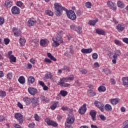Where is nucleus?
<instances>
[{
    "instance_id": "59",
    "label": "nucleus",
    "mask_w": 128,
    "mask_h": 128,
    "mask_svg": "<svg viewBox=\"0 0 128 128\" xmlns=\"http://www.w3.org/2000/svg\"><path fill=\"white\" fill-rule=\"evenodd\" d=\"M22 4H24L23 3H22L20 1L16 2V6H22Z\"/></svg>"
},
{
    "instance_id": "29",
    "label": "nucleus",
    "mask_w": 128,
    "mask_h": 128,
    "mask_svg": "<svg viewBox=\"0 0 128 128\" xmlns=\"http://www.w3.org/2000/svg\"><path fill=\"white\" fill-rule=\"evenodd\" d=\"M116 52H118V54H114L113 55V58H114V60H118V56L120 54V51L117 50Z\"/></svg>"
},
{
    "instance_id": "40",
    "label": "nucleus",
    "mask_w": 128,
    "mask_h": 128,
    "mask_svg": "<svg viewBox=\"0 0 128 128\" xmlns=\"http://www.w3.org/2000/svg\"><path fill=\"white\" fill-rule=\"evenodd\" d=\"M96 24V20H90L89 21V24L90 26H94Z\"/></svg>"
},
{
    "instance_id": "23",
    "label": "nucleus",
    "mask_w": 128,
    "mask_h": 128,
    "mask_svg": "<svg viewBox=\"0 0 128 128\" xmlns=\"http://www.w3.org/2000/svg\"><path fill=\"white\" fill-rule=\"evenodd\" d=\"M104 108L107 112H112V106L109 104H106Z\"/></svg>"
},
{
    "instance_id": "8",
    "label": "nucleus",
    "mask_w": 128,
    "mask_h": 128,
    "mask_svg": "<svg viewBox=\"0 0 128 128\" xmlns=\"http://www.w3.org/2000/svg\"><path fill=\"white\" fill-rule=\"evenodd\" d=\"M86 112V104H84L80 108L78 112L80 114H84Z\"/></svg>"
},
{
    "instance_id": "39",
    "label": "nucleus",
    "mask_w": 128,
    "mask_h": 128,
    "mask_svg": "<svg viewBox=\"0 0 128 128\" xmlns=\"http://www.w3.org/2000/svg\"><path fill=\"white\" fill-rule=\"evenodd\" d=\"M6 96V92L5 91L1 90L0 91V96L1 98H4Z\"/></svg>"
},
{
    "instance_id": "7",
    "label": "nucleus",
    "mask_w": 128,
    "mask_h": 128,
    "mask_svg": "<svg viewBox=\"0 0 128 128\" xmlns=\"http://www.w3.org/2000/svg\"><path fill=\"white\" fill-rule=\"evenodd\" d=\"M107 4L108 8H111V10H116V6L114 2H112L111 1H108L107 2Z\"/></svg>"
},
{
    "instance_id": "57",
    "label": "nucleus",
    "mask_w": 128,
    "mask_h": 128,
    "mask_svg": "<svg viewBox=\"0 0 128 128\" xmlns=\"http://www.w3.org/2000/svg\"><path fill=\"white\" fill-rule=\"evenodd\" d=\"M62 34H64V32H62V31H60L57 34L56 36H62Z\"/></svg>"
},
{
    "instance_id": "4",
    "label": "nucleus",
    "mask_w": 128,
    "mask_h": 128,
    "mask_svg": "<svg viewBox=\"0 0 128 128\" xmlns=\"http://www.w3.org/2000/svg\"><path fill=\"white\" fill-rule=\"evenodd\" d=\"M94 104L96 108H99V110H100L102 112L104 111V105L102 104V103H101L98 101H95Z\"/></svg>"
},
{
    "instance_id": "31",
    "label": "nucleus",
    "mask_w": 128,
    "mask_h": 128,
    "mask_svg": "<svg viewBox=\"0 0 128 128\" xmlns=\"http://www.w3.org/2000/svg\"><path fill=\"white\" fill-rule=\"evenodd\" d=\"M122 82L124 84V86H128V81L126 80V78H122Z\"/></svg>"
},
{
    "instance_id": "3",
    "label": "nucleus",
    "mask_w": 128,
    "mask_h": 128,
    "mask_svg": "<svg viewBox=\"0 0 128 128\" xmlns=\"http://www.w3.org/2000/svg\"><path fill=\"white\" fill-rule=\"evenodd\" d=\"M14 118L18 120L20 124H22L24 122V116L20 113H16Z\"/></svg>"
},
{
    "instance_id": "55",
    "label": "nucleus",
    "mask_w": 128,
    "mask_h": 128,
    "mask_svg": "<svg viewBox=\"0 0 128 128\" xmlns=\"http://www.w3.org/2000/svg\"><path fill=\"white\" fill-rule=\"evenodd\" d=\"M34 118H35V120H36V122H38V120H40V116H38V114H35Z\"/></svg>"
},
{
    "instance_id": "32",
    "label": "nucleus",
    "mask_w": 128,
    "mask_h": 128,
    "mask_svg": "<svg viewBox=\"0 0 128 128\" xmlns=\"http://www.w3.org/2000/svg\"><path fill=\"white\" fill-rule=\"evenodd\" d=\"M60 94L62 96H66L68 95V92L64 90H62L60 91Z\"/></svg>"
},
{
    "instance_id": "11",
    "label": "nucleus",
    "mask_w": 128,
    "mask_h": 128,
    "mask_svg": "<svg viewBox=\"0 0 128 128\" xmlns=\"http://www.w3.org/2000/svg\"><path fill=\"white\" fill-rule=\"evenodd\" d=\"M28 92L32 96H34L38 92V90L34 88H28Z\"/></svg>"
},
{
    "instance_id": "50",
    "label": "nucleus",
    "mask_w": 128,
    "mask_h": 128,
    "mask_svg": "<svg viewBox=\"0 0 128 128\" xmlns=\"http://www.w3.org/2000/svg\"><path fill=\"white\" fill-rule=\"evenodd\" d=\"M4 18L2 17H0V26H2V24H4Z\"/></svg>"
},
{
    "instance_id": "44",
    "label": "nucleus",
    "mask_w": 128,
    "mask_h": 128,
    "mask_svg": "<svg viewBox=\"0 0 128 128\" xmlns=\"http://www.w3.org/2000/svg\"><path fill=\"white\" fill-rule=\"evenodd\" d=\"M7 78L8 80H12V73L9 72L7 74Z\"/></svg>"
},
{
    "instance_id": "42",
    "label": "nucleus",
    "mask_w": 128,
    "mask_h": 128,
    "mask_svg": "<svg viewBox=\"0 0 128 128\" xmlns=\"http://www.w3.org/2000/svg\"><path fill=\"white\" fill-rule=\"evenodd\" d=\"M62 70H66V72H70V68L66 66H64L62 68Z\"/></svg>"
},
{
    "instance_id": "61",
    "label": "nucleus",
    "mask_w": 128,
    "mask_h": 128,
    "mask_svg": "<svg viewBox=\"0 0 128 128\" xmlns=\"http://www.w3.org/2000/svg\"><path fill=\"white\" fill-rule=\"evenodd\" d=\"M87 54H90L92 52V48H87L86 49Z\"/></svg>"
},
{
    "instance_id": "13",
    "label": "nucleus",
    "mask_w": 128,
    "mask_h": 128,
    "mask_svg": "<svg viewBox=\"0 0 128 128\" xmlns=\"http://www.w3.org/2000/svg\"><path fill=\"white\" fill-rule=\"evenodd\" d=\"M36 24V21L32 18H30L28 20V26H33L34 24Z\"/></svg>"
},
{
    "instance_id": "38",
    "label": "nucleus",
    "mask_w": 128,
    "mask_h": 128,
    "mask_svg": "<svg viewBox=\"0 0 128 128\" xmlns=\"http://www.w3.org/2000/svg\"><path fill=\"white\" fill-rule=\"evenodd\" d=\"M46 14L50 16H54V12H52L50 10H47L46 11Z\"/></svg>"
},
{
    "instance_id": "20",
    "label": "nucleus",
    "mask_w": 128,
    "mask_h": 128,
    "mask_svg": "<svg viewBox=\"0 0 128 128\" xmlns=\"http://www.w3.org/2000/svg\"><path fill=\"white\" fill-rule=\"evenodd\" d=\"M4 4L6 8H11L12 6V2H10V0H7L5 2Z\"/></svg>"
},
{
    "instance_id": "25",
    "label": "nucleus",
    "mask_w": 128,
    "mask_h": 128,
    "mask_svg": "<svg viewBox=\"0 0 128 128\" xmlns=\"http://www.w3.org/2000/svg\"><path fill=\"white\" fill-rule=\"evenodd\" d=\"M56 42H60V44H64V40H62V37L60 36H56Z\"/></svg>"
},
{
    "instance_id": "26",
    "label": "nucleus",
    "mask_w": 128,
    "mask_h": 128,
    "mask_svg": "<svg viewBox=\"0 0 128 128\" xmlns=\"http://www.w3.org/2000/svg\"><path fill=\"white\" fill-rule=\"evenodd\" d=\"M62 12V10H55V14L56 16H60Z\"/></svg>"
},
{
    "instance_id": "24",
    "label": "nucleus",
    "mask_w": 128,
    "mask_h": 128,
    "mask_svg": "<svg viewBox=\"0 0 128 128\" xmlns=\"http://www.w3.org/2000/svg\"><path fill=\"white\" fill-rule=\"evenodd\" d=\"M47 56L48 58H50L52 60H54V62H56V58L52 55V54L48 52L47 54Z\"/></svg>"
},
{
    "instance_id": "56",
    "label": "nucleus",
    "mask_w": 128,
    "mask_h": 128,
    "mask_svg": "<svg viewBox=\"0 0 128 128\" xmlns=\"http://www.w3.org/2000/svg\"><path fill=\"white\" fill-rule=\"evenodd\" d=\"M44 62H48V64H52V61L48 58H45L44 60Z\"/></svg>"
},
{
    "instance_id": "51",
    "label": "nucleus",
    "mask_w": 128,
    "mask_h": 128,
    "mask_svg": "<svg viewBox=\"0 0 128 128\" xmlns=\"http://www.w3.org/2000/svg\"><path fill=\"white\" fill-rule=\"evenodd\" d=\"M98 54L96 53H94L92 55V58L93 60H96L98 58Z\"/></svg>"
},
{
    "instance_id": "6",
    "label": "nucleus",
    "mask_w": 128,
    "mask_h": 128,
    "mask_svg": "<svg viewBox=\"0 0 128 128\" xmlns=\"http://www.w3.org/2000/svg\"><path fill=\"white\" fill-rule=\"evenodd\" d=\"M31 102L32 104V106L33 108H36V106H38V102H39L38 98L36 97L33 98L31 100Z\"/></svg>"
},
{
    "instance_id": "58",
    "label": "nucleus",
    "mask_w": 128,
    "mask_h": 128,
    "mask_svg": "<svg viewBox=\"0 0 128 128\" xmlns=\"http://www.w3.org/2000/svg\"><path fill=\"white\" fill-rule=\"evenodd\" d=\"M82 12L80 10H77L76 14L77 16H82Z\"/></svg>"
},
{
    "instance_id": "60",
    "label": "nucleus",
    "mask_w": 128,
    "mask_h": 128,
    "mask_svg": "<svg viewBox=\"0 0 128 128\" xmlns=\"http://www.w3.org/2000/svg\"><path fill=\"white\" fill-rule=\"evenodd\" d=\"M70 28L71 30H75L76 28V26L74 24H72L70 26Z\"/></svg>"
},
{
    "instance_id": "37",
    "label": "nucleus",
    "mask_w": 128,
    "mask_h": 128,
    "mask_svg": "<svg viewBox=\"0 0 128 128\" xmlns=\"http://www.w3.org/2000/svg\"><path fill=\"white\" fill-rule=\"evenodd\" d=\"M106 88L104 86H100L98 88V90L100 92H106Z\"/></svg>"
},
{
    "instance_id": "21",
    "label": "nucleus",
    "mask_w": 128,
    "mask_h": 128,
    "mask_svg": "<svg viewBox=\"0 0 128 128\" xmlns=\"http://www.w3.org/2000/svg\"><path fill=\"white\" fill-rule=\"evenodd\" d=\"M18 81L22 84H24L26 82V80L24 76H20L18 79Z\"/></svg>"
},
{
    "instance_id": "47",
    "label": "nucleus",
    "mask_w": 128,
    "mask_h": 128,
    "mask_svg": "<svg viewBox=\"0 0 128 128\" xmlns=\"http://www.w3.org/2000/svg\"><path fill=\"white\" fill-rule=\"evenodd\" d=\"M86 6L88 8H92V3L90 2H86Z\"/></svg>"
},
{
    "instance_id": "15",
    "label": "nucleus",
    "mask_w": 128,
    "mask_h": 128,
    "mask_svg": "<svg viewBox=\"0 0 128 128\" xmlns=\"http://www.w3.org/2000/svg\"><path fill=\"white\" fill-rule=\"evenodd\" d=\"M23 101L25 102L26 106L30 104L32 102V99L28 97H25L23 98Z\"/></svg>"
},
{
    "instance_id": "34",
    "label": "nucleus",
    "mask_w": 128,
    "mask_h": 128,
    "mask_svg": "<svg viewBox=\"0 0 128 128\" xmlns=\"http://www.w3.org/2000/svg\"><path fill=\"white\" fill-rule=\"evenodd\" d=\"M74 30H76V32L78 34H80L82 32V28L80 26H76Z\"/></svg>"
},
{
    "instance_id": "35",
    "label": "nucleus",
    "mask_w": 128,
    "mask_h": 128,
    "mask_svg": "<svg viewBox=\"0 0 128 128\" xmlns=\"http://www.w3.org/2000/svg\"><path fill=\"white\" fill-rule=\"evenodd\" d=\"M82 84V82H80L78 80H76L74 82L75 86H81Z\"/></svg>"
},
{
    "instance_id": "10",
    "label": "nucleus",
    "mask_w": 128,
    "mask_h": 128,
    "mask_svg": "<svg viewBox=\"0 0 128 128\" xmlns=\"http://www.w3.org/2000/svg\"><path fill=\"white\" fill-rule=\"evenodd\" d=\"M12 32L14 36L18 37L21 34L20 30L18 28H14L12 29Z\"/></svg>"
},
{
    "instance_id": "16",
    "label": "nucleus",
    "mask_w": 128,
    "mask_h": 128,
    "mask_svg": "<svg viewBox=\"0 0 128 128\" xmlns=\"http://www.w3.org/2000/svg\"><path fill=\"white\" fill-rule=\"evenodd\" d=\"M52 76V74L50 72H49L48 74H45V78H46V80H48V78H50V80H54V79Z\"/></svg>"
},
{
    "instance_id": "49",
    "label": "nucleus",
    "mask_w": 128,
    "mask_h": 128,
    "mask_svg": "<svg viewBox=\"0 0 128 128\" xmlns=\"http://www.w3.org/2000/svg\"><path fill=\"white\" fill-rule=\"evenodd\" d=\"M58 106V105L56 104V103H54L50 107L51 110H56V107Z\"/></svg>"
},
{
    "instance_id": "22",
    "label": "nucleus",
    "mask_w": 128,
    "mask_h": 128,
    "mask_svg": "<svg viewBox=\"0 0 128 128\" xmlns=\"http://www.w3.org/2000/svg\"><path fill=\"white\" fill-rule=\"evenodd\" d=\"M117 6L118 8H124V4L120 1L118 2Z\"/></svg>"
},
{
    "instance_id": "64",
    "label": "nucleus",
    "mask_w": 128,
    "mask_h": 128,
    "mask_svg": "<svg viewBox=\"0 0 128 128\" xmlns=\"http://www.w3.org/2000/svg\"><path fill=\"white\" fill-rule=\"evenodd\" d=\"M122 40L124 42H126V44H128V38H124Z\"/></svg>"
},
{
    "instance_id": "28",
    "label": "nucleus",
    "mask_w": 128,
    "mask_h": 128,
    "mask_svg": "<svg viewBox=\"0 0 128 128\" xmlns=\"http://www.w3.org/2000/svg\"><path fill=\"white\" fill-rule=\"evenodd\" d=\"M10 61L13 62H16V58L14 57V55H11L9 58Z\"/></svg>"
},
{
    "instance_id": "45",
    "label": "nucleus",
    "mask_w": 128,
    "mask_h": 128,
    "mask_svg": "<svg viewBox=\"0 0 128 128\" xmlns=\"http://www.w3.org/2000/svg\"><path fill=\"white\" fill-rule=\"evenodd\" d=\"M104 72L106 74H110V71L108 69H104L103 70Z\"/></svg>"
},
{
    "instance_id": "2",
    "label": "nucleus",
    "mask_w": 128,
    "mask_h": 128,
    "mask_svg": "<svg viewBox=\"0 0 128 128\" xmlns=\"http://www.w3.org/2000/svg\"><path fill=\"white\" fill-rule=\"evenodd\" d=\"M66 15L68 18L70 20H76V13L72 10L66 12Z\"/></svg>"
},
{
    "instance_id": "14",
    "label": "nucleus",
    "mask_w": 128,
    "mask_h": 128,
    "mask_svg": "<svg viewBox=\"0 0 128 128\" xmlns=\"http://www.w3.org/2000/svg\"><path fill=\"white\" fill-rule=\"evenodd\" d=\"M54 8L55 10H62V6L58 3H55L54 4Z\"/></svg>"
},
{
    "instance_id": "62",
    "label": "nucleus",
    "mask_w": 128,
    "mask_h": 128,
    "mask_svg": "<svg viewBox=\"0 0 128 128\" xmlns=\"http://www.w3.org/2000/svg\"><path fill=\"white\" fill-rule=\"evenodd\" d=\"M81 52H82V54H87L86 49L84 48H83L82 50H81Z\"/></svg>"
},
{
    "instance_id": "48",
    "label": "nucleus",
    "mask_w": 128,
    "mask_h": 128,
    "mask_svg": "<svg viewBox=\"0 0 128 128\" xmlns=\"http://www.w3.org/2000/svg\"><path fill=\"white\" fill-rule=\"evenodd\" d=\"M29 128H36V124L34 122H32L28 124Z\"/></svg>"
},
{
    "instance_id": "9",
    "label": "nucleus",
    "mask_w": 128,
    "mask_h": 128,
    "mask_svg": "<svg viewBox=\"0 0 128 128\" xmlns=\"http://www.w3.org/2000/svg\"><path fill=\"white\" fill-rule=\"evenodd\" d=\"M12 14H20V8L16 6H14L12 10Z\"/></svg>"
},
{
    "instance_id": "63",
    "label": "nucleus",
    "mask_w": 128,
    "mask_h": 128,
    "mask_svg": "<svg viewBox=\"0 0 128 128\" xmlns=\"http://www.w3.org/2000/svg\"><path fill=\"white\" fill-rule=\"evenodd\" d=\"M111 84H116V80L114 78L110 79Z\"/></svg>"
},
{
    "instance_id": "54",
    "label": "nucleus",
    "mask_w": 128,
    "mask_h": 128,
    "mask_svg": "<svg viewBox=\"0 0 128 128\" xmlns=\"http://www.w3.org/2000/svg\"><path fill=\"white\" fill-rule=\"evenodd\" d=\"M46 40H42L40 41V46H44V44H46Z\"/></svg>"
},
{
    "instance_id": "41",
    "label": "nucleus",
    "mask_w": 128,
    "mask_h": 128,
    "mask_svg": "<svg viewBox=\"0 0 128 128\" xmlns=\"http://www.w3.org/2000/svg\"><path fill=\"white\" fill-rule=\"evenodd\" d=\"M111 103L112 104H118V100L113 99L111 100Z\"/></svg>"
},
{
    "instance_id": "27",
    "label": "nucleus",
    "mask_w": 128,
    "mask_h": 128,
    "mask_svg": "<svg viewBox=\"0 0 128 128\" xmlns=\"http://www.w3.org/2000/svg\"><path fill=\"white\" fill-rule=\"evenodd\" d=\"M52 40L54 41V42L52 44V46H54V48H57V46H60V44L57 41H56L54 40V38H52Z\"/></svg>"
},
{
    "instance_id": "36",
    "label": "nucleus",
    "mask_w": 128,
    "mask_h": 128,
    "mask_svg": "<svg viewBox=\"0 0 128 128\" xmlns=\"http://www.w3.org/2000/svg\"><path fill=\"white\" fill-rule=\"evenodd\" d=\"M28 80L30 84H34V78L32 76H30Z\"/></svg>"
},
{
    "instance_id": "52",
    "label": "nucleus",
    "mask_w": 128,
    "mask_h": 128,
    "mask_svg": "<svg viewBox=\"0 0 128 128\" xmlns=\"http://www.w3.org/2000/svg\"><path fill=\"white\" fill-rule=\"evenodd\" d=\"M4 44L6 45L8 44H10V39L8 38L4 39Z\"/></svg>"
},
{
    "instance_id": "12",
    "label": "nucleus",
    "mask_w": 128,
    "mask_h": 128,
    "mask_svg": "<svg viewBox=\"0 0 128 128\" xmlns=\"http://www.w3.org/2000/svg\"><path fill=\"white\" fill-rule=\"evenodd\" d=\"M90 114L91 116L92 120H93V122H96V110H91Z\"/></svg>"
},
{
    "instance_id": "18",
    "label": "nucleus",
    "mask_w": 128,
    "mask_h": 128,
    "mask_svg": "<svg viewBox=\"0 0 128 128\" xmlns=\"http://www.w3.org/2000/svg\"><path fill=\"white\" fill-rule=\"evenodd\" d=\"M116 28L118 30V32H122V30H124V26L118 24L116 27Z\"/></svg>"
},
{
    "instance_id": "1",
    "label": "nucleus",
    "mask_w": 128,
    "mask_h": 128,
    "mask_svg": "<svg viewBox=\"0 0 128 128\" xmlns=\"http://www.w3.org/2000/svg\"><path fill=\"white\" fill-rule=\"evenodd\" d=\"M74 116L72 114H70L68 115L67 120H66V122L65 124V126L66 127V128H72V126L71 125H68V124H74Z\"/></svg>"
},
{
    "instance_id": "30",
    "label": "nucleus",
    "mask_w": 128,
    "mask_h": 128,
    "mask_svg": "<svg viewBox=\"0 0 128 128\" xmlns=\"http://www.w3.org/2000/svg\"><path fill=\"white\" fill-rule=\"evenodd\" d=\"M88 92L89 96H96V92L92 90H88Z\"/></svg>"
},
{
    "instance_id": "33",
    "label": "nucleus",
    "mask_w": 128,
    "mask_h": 128,
    "mask_svg": "<svg viewBox=\"0 0 128 128\" xmlns=\"http://www.w3.org/2000/svg\"><path fill=\"white\" fill-rule=\"evenodd\" d=\"M19 40H20V44H21V46H24V44H26V39L24 38H20Z\"/></svg>"
},
{
    "instance_id": "17",
    "label": "nucleus",
    "mask_w": 128,
    "mask_h": 128,
    "mask_svg": "<svg viewBox=\"0 0 128 128\" xmlns=\"http://www.w3.org/2000/svg\"><path fill=\"white\" fill-rule=\"evenodd\" d=\"M59 86H60L62 88H68V86H70V84L65 83L63 81H60L58 83Z\"/></svg>"
},
{
    "instance_id": "19",
    "label": "nucleus",
    "mask_w": 128,
    "mask_h": 128,
    "mask_svg": "<svg viewBox=\"0 0 128 128\" xmlns=\"http://www.w3.org/2000/svg\"><path fill=\"white\" fill-rule=\"evenodd\" d=\"M96 32L98 34H102V36H104V34H106V32H104V30L100 28L96 29Z\"/></svg>"
},
{
    "instance_id": "46",
    "label": "nucleus",
    "mask_w": 128,
    "mask_h": 128,
    "mask_svg": "<svg viewBox=\"0 0 128 128\" xmlns=\"http://www.w3.org/2000/svg\"><path fill=\"white\" fill-rule=\"evenodd\" d=\"M60 82H68V77L64 78H60Z\"/></svg>"
},
{
    "instance_id": "5",
    "label": "nucleus",
    "mask_w": 128,
    "mask_h": 128,
    "mask_svg": "<svg viewBox=\"0 0 128 128\" xmlns=\"http://www.w3.org/2000/svg\"><path fill=\"white\" fill-rule=\"evenodd\" d=\"M46 122L48 124V126H54V128H56L58 126V124L56 123V122L50 119H46Z\"/></svg>"
},
{
    "instance_id": "53",
    "label": "nucleus",
    "mask_w": 128,
    "mask_h": 128,
    "mask_svg": "<svg viewBox=\"0 0 128 128\" xmlns=\"http://www.w3.org/2000/svg\"><path fill=\"white\" fill-rule=\"evenodd\" d=\"M80 72H82V74H86L88 73V70H86V69H83V70H80Z\"/></svg>"
},
{
    "instance_id": "43",
    "label": "nucleus",
    "mask_w": 128,
    "mask_h": 128,
    "mask_svg": "<svg viewBox=\"0 0 128 128\" xmlns=\"http://www.w3.org/2000/svg\"><path fill=\"white\" fill-rule=\"evenodd\" d=\"M99 118H100L101 120L104 121L106 120V118L102 114H99Z\"/></svg>"
}]
</instances>
